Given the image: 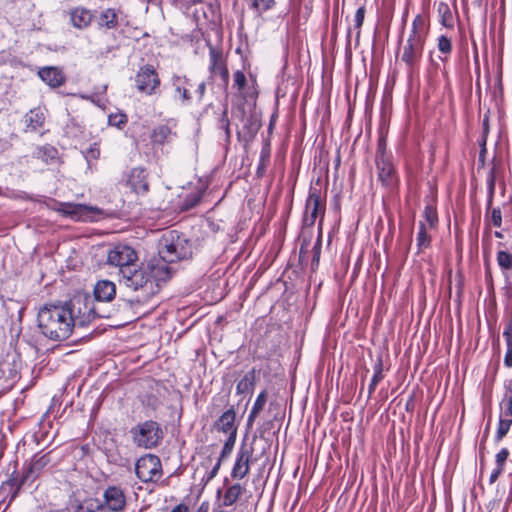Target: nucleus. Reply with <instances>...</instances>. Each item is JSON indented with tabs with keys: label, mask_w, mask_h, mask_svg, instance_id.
Instances as JSON below:
<instances>
[{
	"label": "nucleus",
	"mask_w": 512,
	"mask_h": 512,
	"mask_svg": "<svg viewBox=\"0 0 512 512\" xmlns=\"http://www.w3.org/2000/svg\"><path fill=\"white\" fill-rule=\"evenodd\" d=\"M484 152H485V149H483V150L481 151V153H480V158H482V157H483Z\"/></svg>",
	"instance_id": "61"
},
{
	"label": "nucleus",
	"mask_w": 512,
	"mask_h": 512,
	"mask_svg": "<svg viewBox=\"0 0 512 512\" xmlns=\"http://www.w3.org/2000/svg\"><path fill=\"white\" fill-rule=\"evenodd\" d=\"M218 128L223 131L225 135V140L229 141L231 137L230 132V121L228 118V107L227 105L224 106V109L218 119Z\"/></svg>",
	"instance_id": "31"
},
{
	"label": "nucleus",
	"mask_w": 512,
	"mask_h": 512,
	"mask_svg": "<svg viewBox=\"0 0 512 512\" xmlns=\"http://www.w3.org/2000/svg\"><path fill=\"white\" fill-rule=\"evenodd\" d=\"M26 484H32L30 480H24V472L20 475L16 470V463L14 469L9 475L8 479L1 485V491L9 496V501L12 502L19 494L21 488Z\"/></svg>",
	"instance_id": "14"
},
{
	"label": "nucleus",
	"mask_w": 512,
	"mask_h": 512,
	"mask_svg": "<svg viewBox=\"0 0 512 512\" xmlns=\"http://www.w3.org/2000/svg\"><path fill=\"white\" fill-rule=\"evenodd\" d=\"M439 12L443 13L442 23L444 26L448 27L450 24L447 22L446 15L451 18V12L449 11V7L446 4L441 3L439 6Z\"/></svg>",
	"instance_id": "51"
},
{
	"label": "nucleus",
	"mask_w": 512,
	"mask_h": 512,
	"mask_svg": "<svg viewBox=\"0 0 512 512\" xmlns=\"http://www.w3.org/2000/svg\"><path fill=\"white\" fill-rule=\"evenodd\" d=\"M424 218L430 228H434L438 222L436 209L433 206H426L424 209Z\"/></svg>",
	"instance_id": "38"
},
{
	"label": "nucleus",
	"mask_w": 512,
	"mask_h": 512,
	"mask_svg": "<svg viewBox=\"0 0 512 512\" xmlns=\"http://www.w3.org/2000/svg\"><path fill=\"white\" fill-rule=\"evenodd\" d=\"M221 463H222V461H220V459H218V461H217V463L215 464V466H214V467L212 468V470L209 472V475H208V477H207V480H208V481H209V480H211V479H213V478L217 475L218 470H219V468H220V466H221Z\"/></svg>",
	"instance_id": "54"
},
{
	"label": "nucleus",
	"mask_w": 512,
	"mask_h": 512,
	"mask_svg": "<svg viewBox=\"0 0 512 512\" xmlns=\"http://www.w3.org/2000/svg\"><path fill=\"white\" fill-rule=\"evenodd\" d=\"M209 69L213 75H219L225 85L228 84V81H229L228 69L223 62L221 54L216 52V50L213 48L210 49V67H209Z\"/></svg>",
	"instance_id": "19"
},
{
	"label": "nucleus",
	"mask_w": 512,
	"mask_h": 512,
	"mask_svg": "<svg viewBox=\"0 0 512 512\" xmlns=\"http://www.w3.org/2000/svg\"><path fill=\"white\" fill-rule=\"evenodd\" d=\"M116 295V285L109 280H100L94 287V296L97 301L109 302Z\"/></svg>",
	"instance_id": "20"
},
{
	"label": "nucleus",
	"mask_w": 512,
	"mask_h": 512,
	"mask_svg": "<svg viewBox=\"0 0 512 512\" xmlns=\"http://www.w3.org/2000/svg\"><path fill=\"white\" fill-rule=\"evenodd\" d=\"M350 35H351V29L349 28V29H348V35H347V37L349 38V37H350Z\"/></svg>",
	"instance_id": "62"
},
{
	"label": "nucleus",
	"mask_w": 512,
	"mask_h": 512,
	"mask_svg": "<svg viewBox=\"0 0 512 512\" xmlns=\"http://www.w3.org/2000/svg\"><path fill=\"white\" fill-rule=\"evenodd\" d=\"M135 473L144 483L156 482L162 476V465L158 456L146 454L135 463Z\"/></svg>",
	"instance_id": "6"
},
{
	"label": "nucleus",
	"mask_w": 512,
	"mask_h": 512,
	"mask_svg": "<svg viewBox=\"0 0 512 512\" xmlns=\"http://www.w3.org/2000/svg\"><path fill=\"white\" fill-rule=\"evenodd\" d=\"M235 442H236V436H234V435L228 436V439L224 443L221 454L219 456L220 461H223L226 457H228L230 455V453L232 452L233 447L235 445Z\"/></svg>",
	"instance_id": "42"
},
{
	"label": "nucleus",
	"mask_w": 512,
	"mask_h": 512,
	"mask_svg": "<svg viewBox=\"0 0 512 512\" xmlns=\"http://www.w3.org/2000/svg\"><path fill=\"white\" fill-rule=\"evenodd\" d=\"M503 336L506 341L507 351L504 357V364L507 367H512V318L507 322Z\"/></svg>",
	"instance_id": "27"
},
{
	"label": "nucleus",
	"mask_w": 512,
	"mask_h": 512,
	"mask_svg": "<svg viewBox=\"0 0 512 512\" xmlns=\"http://www.w3.org/2000/svg\"><path fill=\"white\" fill-rule=\"evenodd\" d=\"M274 5H275V0H251L250 4H249V7L258 16H260L264 12L272 9Z\"/></svg>",
	"instance_id": "30"
},
{
	"label": "nucleus",
	"mask_w": 512,
	"mask_h": 512,
	"mask_svg": "<svg viewBox=\"0 0 512 512\" xmlns=\"http://www.w3.org/2000/svg\"><path fill=\"white\" fill-rule=\"evenodd\" d=\"M97 317H102L89 295H76L67 301L46 303L37 313L41 334L52 341L68 339L76 326L85 327Z\"/></svg>",
	"instance_id": "1"
},
{
	"label": "nucleus",
	"mask_w": 512,
	"mask_h": 512,
	"mask_svg": "<svg viewBox=\"0 0 512 512\" xmlns=\"http://www.w3.org/2000/svg\"><path fill=\"white\" fill-rule=\"evenodd\" d=\"M167 280L165 268L159 266L152 258L141 266L135 264L131 268H124L119 275L121 285L141 293V296L136 298L137 302L148 301L158 292L159 284Z\"/></svg>",
	"instance_id": "2"
},
{
	"label": "nucleus",
	"mask_w": 512,
	"mask_h": 512,
	"mask_svg": "<svg viewBox=\"0 0 512 512\" xmlns=\"http://www.w3.org/2000/svg\"><path fill=\"white\" fill-rule=\"evenodd\" d=\"M430 244V236L426 230V224L424 222L419 223V231L417 234V245L419 248H426Z\"/></svg>",
	"instance_id": "36"
},
{
	"label": "nucleus",
	"mask_w": 512,
	"mask_h": 512,
	"mask_svg": "<svg viewBox=\"0 0 512 512\" xmlns=\"http://www.w3.org/2000/svg\"><path fill=\"white\" fill-rule=\"evenodd\" d=\"M313 258H312V265L318 266L319 260H320V254H321V239L318 238L313 246Z\"/></svg>",
	"instance_id": "50"
},
{
	"label": "nucleus",
	"mask_w": 512,
	"mask_h": 512,
	"mask_svg": "<svg viewBox=\"0 0 512 512\" xmlns=\"http://www.w3.org/2000/svg\"><path fill=\"white\" fill-rule=\"evenodd\" d=\"M57 155V150L52 146H42L37 148V157L43 161L48 162L49 159H54Z\"/></svg>",
	"instance_id": "37"
},
{
	"label": "nucleus",
	"mask_w": 512,
	"mask_h": 512,
	"mask_svg": "<svg viewBox=\"0 0 512 512\" xmlns=\"http://www.w3.org/2000/svg\"><path fill=\"white\" fill-rule=\"evenodd\" d=\"M497 264L501 270H509L512 268V254L504 250L497 252Z\"/></svg>",
	"instance_id": "35"
},
{
	"label": "nucleus",
	"mask_w": 512,
	"mask_h": 512,
	"mask_svg": "<svg viewBox=\"0 0 512 512\" xmlns=\"http://www.w3.org/2000/svg\"><path fill=\"white\" fill-rule=\"evenodd\" d=\"M270 161V148L268 146H265L262 148L260 157H259V163L257 166V176L262 177L265 174L266 168Z\"/></svg>",
	"instance_id": "32"
},
{
	"label": "nucleus",
	"mask_w": 512,
	"mask_h": 512,
	"mask_svg": "<svg viewBox=\"0 0 512 512\" xmlns=\"http://www.w3.org/2000/svg\"><path fill=\"white\" fill-rule=\"evenodd\" d=\"M490 223L495 227H500L502 224V213L499 207L492 208L491 215L489 217Z\"/></svg>",
	"instance_id": "47"
},
{
	"label": "nucleus",
	"mask_w": 512,
	"mask_h": 512,
	"mask_svg": "<svg viewBox=\"0 0 512 512\" xmlns=\"http://www.w3.org/2000/svg\"><path fill=\"white\" fill-rule=\"evenodd\" d=\"M201 200V194L199 192L191 193L186 196L182 204V210H190L194 208Z\"/></svg>",
	"instance_id": "39"
},
{
	"label": "nucleus",
	"mask_w": 512,
	"mask_h": 512,
	"mask_svg": "<svg viewBox=\"0 0 512 512\" xmlns=\"http://www.w3.org/2000/svg\"><path fill=\"white\" fill-rule=\"evenodd\" d=\"M437 48H438L439 52L444 55V57H442L441 59L443 61L446 60L447 57L452 52V42H451V39H449L445 35L439 36L438 40H437Z\"/></svg>",
	"instance_id": "33"
},
{
	"label": "nucleus",
	"mask_w": 512,
	"mask_h": 512,
	"mask_svg": "<svg viewBox=\"0 0 512 512\" xmlns=\"http://www.w3.org/2000/svg\"><path fill=\"white\" fill-rule=\"evenodd\" d=\"M108 123L111 126L122 128L127 123V116L122 113L111 114L109 115Z\"/></svg>",
	"instance_id": "43"
},
{
	"label": "nucleus",
	"mask_w": 512,
	"mask_h": 512,
	"mask_svg": "<svg viewBox=\"0 0 512 512\" xmlns=\"http://www.w3.org/2000/svg\"><path fill=\"white\" fill-rule=\"evenodd\" d=\"M302 252H303V245H301L300 254H302Z\"/></svg>",
	"instance_id": "63"
},
{
	"label": "nucleus",
	"mask_w": 512,
	"mask_h": 512,
	"mask_svg": "<svg viewBox=\"0 0 512 512\" xmlns=\"http://www.w3.org/2000/svg\"><path fill=\"white\" fill-rule=\"evenodd\" d=\"M49 462L50 459L48 454L34 456L29 463L24 464V480H30V482L33 483Z\"/></svg>",
	"instance_id": "16"
},
{
	"label": "nucleus",
	"mask_w": 512,
	"mask_h": 512,
	"mask_svg": "<svg viewBox=\"0 0 512 512\" xmlns=\"http://www.w3.org/2000/svg\"><path fill=\"white\" fill-rule=\"evenodd\" d=\"M364 17H365V7L364 6H361L357 9L356 13H355V17H354V22H355V29H357V32H356V39L358 40L359 37H360V33H361V27L363 25V22H364Z\"/></svg>",
	"instance_id": "40"
},
{
	"label": "nucleus",
	"mask_w": 512,
	"mask_h": 512,
	"mask_svg": "<svg viewBox=\"0 0 512 512\" xmlns=\"http://www.w3.org/2000/svg\"><path fill=\"white\" fill-rule=\"evenodd\" d=\"M76 512H106V510L100 500L87 499L78 506Z\"/></svg>",
	"instance_id": "28"
},
{
	"label": "nucleus",
	"mask_w": 512,
	"mask_h": 512,
	"mask_svg": "<svg viewBox=\"0 0 512 512\" xmlns=\"http://www.w3.org/2000/svg\"><path fill=\"white\" fill-rule=\"evenodd\" d=\"M93 15L91 11L85 8H76L72 10L70 19L72 25L76 28L83 29L90 25Z\"/></svg>",
	"instance_id": "22"
},
{
	"label": "nucleus",
	"mask_w": 512,
	"mask_h": 512,
	"mask_svg": "<svg viewBox=\"0 0 512 512\" xmlns=\"http://www.w3.org/2000/svg\"><path fill=\"white\" fill-rule=\"evenodd\" d=\"M256 373L252 369L248 371L243 378L237 383L236 392L237 394H252L255 387Z\"/></svg>",
	"instance_id": "23"
},
{
	"label": "nucleus",
	"mask_w": 512,
	"mask_h": 512,
	"mask_svg": "<svg viewBox=\"0 0 512 512\" xmlns=\"http://www.w3.org/2000/svg\"><path fill=\"white\" fill-rule=\"evenodd\" d=\"M147 172L143 168H133L130 172L128 183L137 194L145 195L149 190Z\"/></svg>",
	"instance_id": "17"
},
{
	"label": "nucleus",
	"mask_w": 512,
	"mask_h": 512,
	"mask_svg": "<svg viewBox=\"0 0 512 512\" xmlns=\"http://www.w3.org/2000/svg\"><path fill=\"white\" fill-rule=\"evenodd\" d=\"M170 83L173 89L172 97L174 101L182 106L190 105L192 102V94L189 91L191 80L185 75L173 74Z\"/></svg>",
	"instance_id": "12"
},
{
	"label": "nucleus",
	"mask_w": 512,
	"mask_h": 512,
	"mask_svg": "<svg viewBox=\"0 0 512 512\" xmlns=\"http://www.w3.org/2000/svg\"><path fill=\"white\" fill-rule=\"evenodd\" d=\"M134 82L138 92L147 96L156 94L161 83L159 74L150 64L140 67L135 75Z\"/></svg>",
	"instance_id": "7"
},
{
	"label": "nucleus",
	"mask_w": 512,
	"mask_h": 512,
	"mask_svg": "<svg viewBox=\"0 0 512 512\" xmlns=\"http://www.w3.org/2000/svg\"><path fill=\"white\" fill-rule=\"evenodd\" d=\"M427 32L424 18L417 15L412 22L410 34L402 47L401 61L405 63L409 70H413L422 58Z\"/></svg>",
	"instance_id": "4"
},
{
	"label": "nucleus",
	"mask_w": 512,
	"mask_h": 512,
	"mask_svg": "<svg viewBox=\"0 0 512 512\" xmlns=\"http://www.w3.org/2000/svg\"><path fill=\"white\" fill-rule=\"evenodd\" d=\"M384 147H385V142L383 139H380L379 144H378L377 155H381L382 153H384Z\"/></svg>",
	"instance_id": "58"
},
{
	"label": "nucleus",
	"mask_w": 512,
	"mask_h": 512,
	"mask_svg": "<svg viewBox=\"0 0 512 512\" xmlns=\"http://www.w3.org/2000/svg\"><path fill=\"white\" fill-rule=\"evenodd\" d=\"M133 442L145 449H152L158 446L163 439V431L160 425L152 420L138 424L131 429Z\"/></svg>",
	"instance_id": "5"
},
{
	"label": "nucleus",
	"mask_w": 512,
	"mask_h": 512,
	"mask_svg": "<svg viewBox=\"0 0 512 512\" xmlns=\"http://www.w3.org/2000/svg\"><path fill=\"white\" fill-rule=\"evenodd\" d=\"M509 456V451L507 448H502L496 454V466L504 469L505 462Z\"/></svg>",
	"instance_id": "49"
},
{
	"label": "nucleus",
	"mask_w": 512,
	"mask_h": 512,
	"mask_svg": "<svg viewBox=\"0 0 512 512\" xmlns=\"http://www.w3.org/2000/svg\"><path fill=\"white\" fill-rule=\"evenodd\" d=\"M103 507L106 512H120L126 506V497L118 486H109L103 492Z\"/></svg>",
	"instance_id": "13"
},
{
	"label": "nucleus",
	"mask_w": 512,
	"mask_h": 512,
	"mask_svg": "<svg viewBox=\"0 0 512 512\" xmlns=\"http://www.w3.org/2000/svg\"><path fill=\"white\" fill-rule=\"evenodd\" d=\"M234 86L238 88V90H243L246 85V77L244 73L240 70H237L233 75Z\"/></svg>",
	"instance_id": "48"
},
{
	"label": "nucleus",
	"mask_w": 512,
	"mask_h": 512,
	"mask_svg": "<svg viewBox=\"0 0 512 512\" xmlns=\"http://www.w3.org/2000/svg\"><path fill=\"white\" fill-rule=\"evenodd\" d=\"M495 191V178L493 174V169L491 170L490 176L488 178V201H487V209H489L492 205L493 195Z\"/></svg>",
	"instance_id": "46"
},
{
	"label": "nucleus",
	"mask_w": 512,
	"mask_h": 512,
	"mask_svg": "<svg viewBox=\"0 0 512 512\" xmlns=\"http://www.w3.org/2000/svg\"><path fill=\"white\" fill-rule=\"evenodd\" d=\"M243 490L244 489H243L242 485L239 484V483H236V484H233V485L229 486L226 489L225 493H224L223 505L224 506H231L234 503H236L237 500L242 495Z\"/></svg>",
	"instance_id": "26"
},
{
	"label": "nucleus",
	"mask_w": 512,
	"mask_h": 512,
	"mask_svg": "<svg viewBox=\"0 0 512 512\" xmlns=\"http://www.w3.org/2000/svg\"><path fill=\"white\" fill-rule=\"evenodd\" d=\"M376 165L378 169V178L382 184L392 188L396 183L395 169L390 159L382 153L376 156Z\"/></svg>",
	"instance_id": "15"
},
{
	"label": "nucleus",
	"mask_w": 512,
	"mask_h": 512,
	"mask_svg": "<svg viewBox=\"0 0 512 512\" xmlns=\"http://www.w3.org/2000/svg\"><path fill=\"white\" fill-rule=\"evenodd\" d=\"M100 155V150L99 148L97 147L96 144H94L92 147H90L86 152H85V156L87 158H92V159H97Z\"/></svg>",
	"instance_id": "52"
},
{
	"label": "nucleus",
	"mask_w": 512,
	"mask_h": 512,
	"mask_svg": "<svg viewBox=\"0 0 512 512\" xmlns=\"http://www.w3.org/2000/svg\"><path fill=\"white\" fill-rule=\"evenodd\" d=\"M503 470H504L503 468L496 466V468L493 470V472L490 475V483H494L498 479L500 474L503 472Z\"/></svg>",
	"instance_id": "55"
},
{
	"label": "nucleus",
	"mask_w": 512,
	"mask_h": 512,
	"mask_svg": "<svg viewBox=\"0 0 512 512\" xmlns=\"http://www.w3.org/2000/svg\"><path fill=\"white\" fill-rule=\"evenodd\" d=\"M192 255V243L183 234L176 231L165 233L158 244V256L153 257L159 266L165 268L167 279L175 272L173 264L186 260Z\"/></svg>",
	"instance_id": "3"
},
{
	"label": "nucleus",
	"mask_w": 512,
	"mask_h": 512,
	"mask_svg": "<svg viewBox=\"0 0 512 512\" xmlns=\"http://www.w3.org/2000/svg\"><path fill=\"white\" fill-rule=\"evenodd\" d=\"M38 74L50 87H59L65 82L63 73L55 67H44L39 70Z\"/></svg>",
	"instance_id": "21"
},
{
	"label": "nucleus",
	"mask_w": 512,
	"mask_h": 512,
	"mask_svg": "<svg viewBox=\"0 0 512 512\" xmlns=\"http://www.w3.org/2000/svg\"><path fill=\"white\" fill-rule=\"evenodd\" d=\"M99 24L108 29L114 28L117 25V14L114 9H106L100 15Z\"/></svg>",
	"instance_id": "29"
},
{
	"label": "nucleus",
	"mask_w": 512,
	"mask_h": 512,
	"mask_svg": "<svg viewBox=\"0 0 512 512\" xmlns=\"http://www.w3.org/2000/svg\"><path fill=\"white\" fill-rule=\"evenodd\" d=\"M138 256L136 251L127 245H116L109 250L107 255V263L119 268V275L122 274L124 268H131L135 265Z\"/></svg>",
	"instance_id": "9"
},
{
	"label": "nucleus",
	"mask_w": 512,
	"mask_h": 512,
	"mask_svg": "<svg viewBox=\"0 0 512 512\" xmlns=\"http://www.w3.org/2000/svg\"><path fill=\"white\" fill-rule=\"evenodd\" d=\"M205 92H206V83L205 82L199 83V85L197 86V89H196V94L198 96L199 102H201L203 100Z\"/></svg>",
	"instance_id": "53"
},
{
	"label": "nucleus",
	"mask_w": 512,
	"mask_h": 512,
	"mask_svg": "<svg viewBox=\"0 0 512 512\" xmlns=\"http://www.w3.org/2000/svg\"><path fill=\"white\" fill-rule=\"evenodd\" d=\"M46 205L49 209L61 213L63 216L69 217L73 220H86L90 217L92 212H99L97 208L83 204L58 202L54 199H51Z\"/></svg>",
	"instance_id": "8"
},
{
	"label": "nucleus",
	"mask_w": 512,
	"mask_h": 512,
	"mask_svg": "<svg viewBox=\"0 0 512 512\" xmlns=\"http://www.w3.org/2000/svg\"><path fill=\"white\" fill-rule=\"evenodd\" d=\"M383 379V373H382V361L381 359L378 360L377 364L375 365V371L374 375L370 381L369 387H368V396L370 397L373 392L375 391L378 383Z\"/></svg>",
	"instance_id": "34"
},
{
	"label": "nucleus",
	"mask_w": 512,
	"mask_h": 512,
	"mask_svg": "<svg viewBox=\"0 0 512 512\" xmlns=\"http://www.w3.org/2000/svg\"><path fill=\"white\" fill-rule=\"evenodd\" d=\"M319 215H321V217L324 215V206L322 205L320 191L316 188H311L306 200L303 225L312 227Z\"/></svg>",
	"instance_id": "10"
},
{
	"label": "nucleus",
	"mask_w": 512,
	"mask_h": 512,
	"mask_svg": "<svg viewBox=\"0 0 512 512\" xmlns=\"http://www.w3.org/2000/svg\"><path fill=\"white\" fill-rule=\"evenodd\" d=\"M258 416L257 413H253V411H250L249 415H248V418H247V427L248 428H251L256 417Z\"/></svg>",
	"instance_id": "56"
},
{
	"label": "nucleus",
	"mask_w": 512,
	"mask_h": 512,
	"mask_svg": "<svg viewBox=\"0 0 512 512\" xmlns=\"http://www.w3.org/2000/svg\"><path fill=\"white\" fill-rule=\"evenodd\" d=\"M266 401H267V392L265 390H263L257 396V398L252 406L251 411H253V413L259 414L262 411V409L264 408Z\"/></svg>",
	"instance_id": "45"
},
{
	"label": "nucleus",
	"mask_w": 512,
	"mask_h": 512,
	"mask_svg": "<svg viewBox=\"0 0 512 512\" xmlns=\"http://www.w3.org/2000/svg\"><path fill=\"white\" fill-rule=\"evenodd\" d=\"M505 397L503 403L505 404L506 414L512 416V380L506 385Z\"/></svg>",
	"instance_id": "44"
},
{
	"label": "nucleus",
	"mask_w": 512,
	"mask_h": 512,
	"mask_svg": "<svg viewBox=\"0 0 512 512\" xmlns=\"http://www.w3.org/2000/svg\"><path fill=\"white\" fill-rule=\"evenodd\" d=\"M236 412L233 407L226 410L215 422L214 427L217 431L228 434L229 436L237 435V427L235 426Z\"/></svg>",
	"instance_id": "18"
},
{
	"label": "nucleus",
	"mask_w": 512,
	"mask_h": 512,
	"mask_svg": "<svg viewBox=\"0 0 512 512\" xmlns=\"http://www.w3.org/2000/svg\"><path fill=\"white\" fill-rule=\"evenodd\" d=\"M173 132L167 125H159L153 129L151 133V140L154 144L163 145L170 142Z\"/></svg>",
	"instance_id": "25"
},
{
	"label": "nucleus",
	"mask_w": 512,
	"mask_h": 512,
	"mask_svg": "<svg viewBox=\"0 0 512 512\" xmlns=\"http://www.w3.org/2000/svg\"><path fill=\"white\" fill-rule=\"evenodd\" d=\"M253 452L254 448L252 444H241L231 471V477L233 479H243L249 473Z\"/></svg>",
	"instance_id": "11"
},
{
	"label": "nucleus",
	"mask_w": 512,
	"mask_h": 512,
	"mask_svg": "<svg viewBox=\"0 0 512 512\" xmlns=\"http://www.w3.org/2000/svg\"><path fill=\"white\" fill-rule=\"evenodd\" d=\"M27 128L36 131L43 127L45 122V114L41 108H35L30 110L25 116Z\"/></svg>",
	"instance_id": "24"
},
{
	"label": "nucleus",
	"mask_w": 512,
	"mask_h": 512,
	"mask_svg": "<svg viewBox=\"0 0 512 512\" xmlns=\"http://www.w3.org/2000/svg\"><path fill=\"white\" fill-rule=\"evenodd\" d=\"M511 425L512 419L501 418L497 428L496 440H501L508 433Z\"/></svg>",
	"instance_id": "41"
},
{
	"label": "nucleus",
	"mask_w": 512,
	"mask_h": 512,
	"mask_svg": "<svg viewBox=\"0 0 512 512\" xmlns=\"http://www.w3.org/2000/svg\"><path fill=\"white\" fill-rule=\"evenodd\" d=\"M494 235L496 238H500V239L503 238V234L500 231H495Z\"/></svg>",
	"instance_id": "59"
},
{
	"label": "nucleus",
	"mask_w": 512,
	"mask_h": 512,
	"mask_svg": "<svg viewBox=\"0 0 512 512\" xmlns=\"http://www.w3.org/2000/svg\"><path fill=\"white\" fill-rule=\"evenodd\" d=\"M487 125H488V120H487V119H484V121H483L484 129H486V128H487Z\"/></svg>",
	"instance_id": "60"
},
{
	"label": "nucleus",
	"mask_w": 512,
	"mask_h": 512,
	"mask_svg": "<svg viewBox=\"0 0 512 512\" xmlns=\"http://www.w3.org/2000/svg\"><path fill=\"white\" fill-rule=\"evenodd\" d=\"M171 512H189V509H188V506L185 505V504H178L177 506H175Z\"/></svg>",
	"instance_id": "57"
}]
</instances>
